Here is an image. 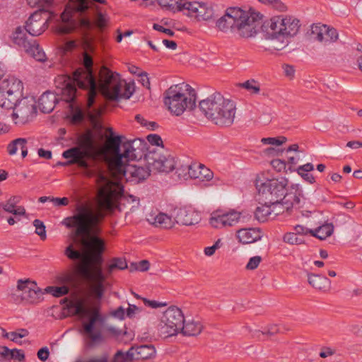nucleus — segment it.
Here are the masks:
<instances>
[{
	"label": "nucleus",
	"mask_w": 362,
	"mask_h": 362,
	"mask_svg": "<svg viewBox=\"0 0 362 362\" xmlns=\"http://www.w3.org/2000/svg\"><path fill=\"white\" fill-rule=\"evenodd\" d=\"M73 307L75 314L83 320V327L88 337L94 342L100 341L103 339L101 328L105 324V317L102 315L100 307L86 305L83 300L76 301Z\"/></svg>",
	"instance_id": "obj_7"
},
{
	"label": "nucleus",
	"mask_w": 362,
	"mask_h": 362,
	"mask_svg": "<svg viewBox=\"0 0 362 362\" xmlns=\"http://www.w3.org/2000/svg\"><path fill=\"white\" fill-rule=\"evenodd\" d=\"M50 202L56 206H67L69 203V199L66 197H53V199H50Z\"/></svg>",
	"instance_id": "obj_62"
},
{
	"label": "nucleus",
	"mask_w": 362,
	"mask_h": 362,
	"mask_svg": "<svg viewBox=\"0 0 362 362\" xmlns=\"http://www.w3.org/2000/svg\"><path fill=\"white\" fill-rule=\"evenodd\" d=\"M311 229H308L303 226L296 225L293 227V233L296 234L297 236L300 237V235H305L310 234V231Z\"/></svg>",
	"instance_id": "obj_61"
},
{
	"label": "nucleus",
	"mask_w": 362,
	"mask_h": 362,
	"mask_svg": "<svg viewBox=\"0 0 362 362\" xmlns=\"http://www.w3.org/2000/svg\"><path fill=\"white\" fill-rule=\"evenodd\" d=\"M140 311H141V309L139 307L136 306L135 305L129 304V307L125 312H126V315L128 317L132 318L134 317V315L136 313L140 312Z\"/></svg>",
	"instance_id": "obj_63"
},
{
	"label": "nucleus",
	"mask_w": 362,
	"mask_h": 362,
	"mask_svg": "<svg viewBox=\"0 0 362 362\" xmlns=\"http://www.w3.org/2000/svg\"><path fill=\"white\" fill-rule=\"evenodd\" d=\"M308 283L314 288L326 291L329 288L330 281L325 276L318 274H309Z\"/></svg>",
	"instance_id": "obj_36"
},
{
	"label": "nucleus",
	"mask_w": 362,
	"mask_h": 362,
	"mask_svg": "<svg viewBox=\"0 0 362 362\" xmlns=\"http://www.w3.org/2000/svg\"><path fill=\"white\" fill-rule=\"evenodd\" d=\"M37 358L42 362L46 361L49 356V351L47 346H44L38 350L37 353Z\"/></svg>",
	"instance_id": "obj_58"
},
{
	"label": "nucleus",
	"mask_w": 362,
	"mask_h": 362,
	"mask_svg": "<svg viewBox=\"0 0 362 362\" xmlns=\"http://www.w3.org/2000/svg\"><path fill=\"white\" fill-rule=\"evenodd\" d=\"M147 221L156 228L170 230L176 225L175 217L173 218L163 212H151L147 216Z\"/></svg>",
	"instance_id": "obj_29"
},
{
	"label": "nucleus",
	"mask_w": 362,
	"mask_h": 362,
	"mask_svg": "<svg viewBox=\"0 0 362 362\" xmlns=\"http://www.w3.org/2000/svg\"><path fill=\"white\" fill-rule=\"evenodd\" d=\"M122 148V153L112 156L108 159V169L121 168L122 164H126L129 160L141 158L146 150V143L137 139L124 143Z\"/></svg>",
	"instance_id": "obj_13"
},
{
	"label": "nucleus",
	"mask_w": 362,
	"mask_h": 362,
	"mask_svg": "<svg viewBox=\"0 0 362 362\" xmlns=\"http://www.w3.org/2000/svg\"><path fill=\"white\" fill-rule=\"evenodd\" d=\"M314 170V166L312 163H308L303 165L299 166L296 171L297 173L306 182L310 184H313L315 182V177L310 173Z\"/></svg>",
	"instance_id": "obj_41"
},
{
	"label": "nucleus",
	"mask_w": 362,
	"mask_h": 362,
	"mask_svg": "<svg viewBox=\"0 0 362 362\" xmlns=\"http://www.w3.org/2000/svg\"><path fill=\"white\" fill-rule=\"evenodd\" d=\"M103 218L88 205H78L73 216L63 219L62 223L72 229L73 243L65 250L66 257L72 260L80 259L76 272L82 282V289L90 298L97 301L105 296L112 287L107 281V274L115 269H125L127 263L124 258H113L105 274L102 268L101 254L105 250V242L95 234L99 232L98 225Z\"/></svg>",
	"instance_id": "obj_1"
},
{
	"label": "nucleus",
	"mask_w": 362,
	"mask_h": 362,
	"mask_svg": "<svg viewBox=\"0 0 362 362\" xmlns=\"http://www.w3.org/2000/svg\"><path fill=\"white\" fill-rule=\"evenodd\" d=\"M160 6L172 11H184L186 0H157Z\"/></svg>",
	"instance_id": "obj_43"
},
{
	"label": "nucleus",
	"mask_w": 362,
	"mask_h": 362,
	"mask_svg": "<svg viewBox=\"0 0 362 362\" xmlns=\"http://www.w3.org/2000/svg\"><path fill=\"white\" fill-rule=\"evenodd\" d=\"M77 28L89 30L93 25L99 29H103L108 23V17L102 13L100 8H95V13H88L87 12H77L76 14Z\"/></svg>",
	"instance_id": "obj_21"
},
{
	"label": "nucleus",
	"mask_w": 362,
	"mask_h": 362,
	"mask_svg": "<svg viewBox=\"0 0 362 362\" xmlns=\"http://www.w3.org/2000/svg\"><path fill=\"white\" fill-rule=\"evenodd\" d=\"M186 14L198 21H208L214 18V9L208 4L201 1H186L184 4Z\"/></svg>",
	"instance_id": "obj_23"
},
{
	"label": "nucleus",
	"mask_w": 362,
	"mask_h": 362,
	"mask_svg": "<svg viewBox=\"0 0 362 362\" xmlns=\"http://www.w3.org/2000/svg\"><path fill=\"white\" fill-rule=\"evenodd\" d=\"M17 290L23 300L30 304H37L42 300L43 293L35 282L30 280H19Z\"/></svg>",
	"instance_id": "obj_24"
},
{
	"label": "nucleus",
	"mask_w": 362,
	"mask_h": 362,
	"mask_svg": "<svg viewBox=\"0 0 362 362\" xmlns=\"http://www.w3.org/2000/svg\"><path fill=\"white\" fill-rule=\"evenodd\" d=\"M288 139L284 136L277 137H267L261 139V143L264 145L280 146L287 142Z\"/></svg>",
	"instance_id": "obj_46"
},
{
	"label": "nucleus",
	"mask_w": 362,
	"mask_h": 362,
	"mask_svg": "<svg viewBox=\"0 0 362 362\" xmlns=\"http://www.w3.org/2000/svg\"><path fill=\"white\" fill-rule=\"evenodd\" d=\"M300 27L299 20L291 16H276L268 23V28L270 30H276L292 38L298 34Z\"/></svg>",
	"instance_id": "obj_19"
},
{
	"label": "nucleus",
	"mask_w": 362,
	"mask_h": 362,
	"mask_svg": "<svg viewBox=\"0 0 362 362\" xmlns=\"http://www.w3.org/2000/svg\"><path fill=\"white\" fill-rule=\"evenodd\" d=\"M255 216L259 222H265L269 219H273L268 201H265L264 204H262L256 209Z\"/></svg>",
	"instance_id": "obj_39"
},
{
	"label": "nucleus",
	"mask_w": 362,
	"mask_h": 362,
	"mask_svg": "<svg viewBox=\"0 0 362 362\" xmlns=\"http://www.w3.org/2000/svg\"><path fill=\"white\" fill-rule=\"evenodd\" d=\"M49 14L45 9L33 13L25 23V30L33 36L41 35L47 28Z\"/></svg>",
	"instance_id": "obj_25"
},
{
	"label": "nucleus",
	"mask_w": 362,
	"mask_h": 362,
	"mask_svg": "<svg viewBox=\"0 0 362 362\" xmlns=\"http://www.w3.org/2000/svg\"><path fill=\"white\" fill-rule=\"evenodd\" d=\"M106 132H110V134L106 136L105 148L107 150L112 151L116 156L119 153V146L121 144V137L119 136H114L112 129L108 127Z\"/></svg>",
	"instance_id": "obj_37"
},
{
	"label": "nucleus",
	"mask_w": 362,
	"mask_h": 362,
	"mask_svg": "<svg viewBox=\"0 0 362 362\" xmlns=\"http://www.w3.org/2000/svg\"><path fill=\"white\" fill-rule=\"evenodd\" d=\"M242 218V212L233 209L228 210L216 209L212 211L209 218V224L216 230L232 228L238 224Z\"/></svg>",
	"instance_id": "obj_18"
},
{
	"label": "nucleus",
	"mask_w": 362,
	"mask_h": 362,
	"mask_svg": "<svg viewBox=\"0 0 362 362\" xmlns=\"http://www.w3.org/2000/svg\"><path fill=\"white\" fill-rule=\"evenodd\" d=\"M259 3L268 6H271L279 11L286 9L285 5L280 0H257Z\"/></svg>",
	"instance_id": "obj_53"
},
{
	"label": "nucleus",
	"mask_w": 362,
	"mask_h": 362,
	"mask_svg": "<svg viewBox=\"0 0 362 362\" xmlns=\"http://www.w3.org/2000/svg\"><path fill=\"white\" fill-rule=\"evenodd\" d=\"M45 291L54 297H61L68 293L69 288L66 286H48L45 288Z\"/></svg>",
	"instance_id": "obj_49"
},
{
	"label": "nucleus",
	"mask_w": 362,
	"mask_h": 362,
	"mask_svg": "<svg viewBox=\"0 0 362 362\" xmlns=\"http://www.w3.org/2000/svg\"><path fill=\"white\" fill-rule=\"evenodd\" d=\"M105 0H71L61 15L62 23L56 28V32L60 34H69L77 28L76 14L77 12L95 13L96 3H105Z\"/></svg>",
	"instance_id": "obj_8"
},
{
	"label": "nucleus",
	"mask_w": 362,
	"mask_h": 362,
	"mask_svg": "<svg viewBox=\"0 0 362 362\" xmlns=\"http://www.w3.org/2000/svg\"><path fill=\"white\" fill-rule=\"evenodd\" d=\"M184 314L175 305L169 306L160 315L156 329L159 335L164 338L176 336L183 325Z\"/></svg>",
	"instance_id": "obj_11"
},
{
	"label": "nucleus",
	"mask_w": 362,
	"mask_h": 362,
	"mask_svg": "<svg viewBox=\"0 0 362 362\" xmlns=\"http://www.w3.org/2000/svg\"><path fill=\"white\" fill-rule=\"evenodd\" d=\"M37 101L34 97L19 98L11 107V119L16 125H25L32 122L37 115Z\"/></svg>",
	"instance_id": "obj_14"
},
{
	"label": "nucleus",
	"mask_w": 362,
	"mask_h": 362,
	"mask_svg": "<svg viewBox=\"0 0 362 362\" xmlns=\"http://www.w3.org/2000/svg\"><path fill=\"white\" fill-rule=\"evenodd\" d=\"M57 100V98L55 94L46 92L40 96L38 105L42 112L49 113L54 110Z\"/></svg>",
	"instance_id": "obj_35"
},
{
	"label": "nucleus",
	"mask_w": 362,
	"mask_h": 362,
	"mask_svg": "<svg viewBox=\"0 0 362 362\" xmlns=\"http://www.w3.org/2000/svg\"><path fill=\"white\" fill-rule=\"evenodd\" d=\"M253 337L260 339L262 336L267 337H273L277 334L282 333L280 325L278 324L270 323L261 327L251 331Z\"/></svg>",
	"instance_id": "obj_34"
},
{
	"label": "nucleus",
	"mask_w": 362,
	"mask_h": 362,
	"mask_svg": "<svg viewBox=\"0 0 362 362\" xmlns=\"http://www.w3.org/2000/svg\"><path fill=\"white\" fill-rule=\"evenodd\" d=\"M271 164L277 172H281L286 169V163L282 160L274 159L271 162Z\"/></svg>",
	"instance_id": "obj_60"
},
{
	"label": "nucleus",
	"mask_w": 362,
	"mask_h": 362,
	"mask_svg": "<svg viewBox=\"0 0 362 362\" xmlns=\"http://www.w3.org/2000/svg\"><path fill=\"white\" fill-rule=\"evenodd\" d=\"M9 357L18 361H23L25 358V354L22 350L11 349Z\"/></svg>",
	"instance_id": "obj_59"
},
{
	"label": "nucleus",
	"mask_w": 362,
	"mask_h": 362,
	"mask_svg": "<svg viewBox=\"0 0 362 362\" xmlns=\"http://www.w3.org/2000/svg\"><path fill=\"white\" fill-rule=\"evenodd\" d=\"M156 349L151 345H143L135 349L134 355L138 359L147 360L152 358L156 355Z\"/></svg>",
	"instance_id": "obj_40"
},
{
	"label": "nucleus",
	"mask_w": 362,
	"mask_h": 362,
	"mask_svg": "<svg viewBox=\"0 0 362 362\" xmlns=\"http://www.w3.org/2000/svg\"><path fill=\"white\" fill-rule=\"evenodd\" d=\"M23 83L16 77H8L0 81V107L11 109L23 93Z\"/></svg>",
	"instance_id": "obj_16"
},
{
	"label": "nucleus",
	"mask_w": 362,
	"mask_h": 362,
	"mask_svg": "<svg viewBox=\"0 0 362 362\" xmlns=\"http://www.w3.org/2000/svg\"><path fill=\"white\" fill-rule=\"evenodd\" d=\"M308 35L311 40L323 46H329L339 39V34L335 28L322 23L313 24Z\"/></svg>",
	"instance_id": "obj_20"
},
{
	"label": "nucleus",
	"mask_w": 362,
	"mask_h": 362,
	"mask_svg": "<svg viewBox=\"0 0 362 362\" xmlns=\"http://www.w3.org/2000/svg\"><path fill=\"white\" fill-rule=\"evenodd\" d=\"M282 240L284 243L290 245H298L304 243L303 238L297 236L293 231L284 233L282 237Z\"/></svg>",
	"instance_id": "obj_45"
},
{
	"label": "nucleus",
	"mask_w": 362,
	"mask_h": 362,
	"mask_svg": "<svg viewBox=\"0 0 362 362\" xmlns=\"http://www.w3.org/2000/svg\"><path fill=\"white\" fill-rule=\"evenodd\" d=\"M142 300L146 305H148L152 308H162V307H165L168 305V303L166 302H159V301H156V300H148L147 298H143Z\"/></svg>",
	"instance_id": "obj_56"
},
{
	"label": "nucleus",
	"mask_w": 362,
	"mask_h": 362,
	"mask_svg": "<svg viewBox=\"0 0 362 362\" xmlns=\"http://www.w3.org/2000/svg\"><path fill=\"white\" fill-rule=\"evenodd\" d=\"M99 90L110 100L129 99L135 90L134 82L127 83L119 74L102 67L99 72Z\"/></svg>",
	"instance_id": "obj_5"
},
{
	"label": "nucleus",
	"mask_w": 362,
	"mask_h": 362,
	"mask_svg": "<svg viewBox=\"0 0 362 362\" xmlns=\"http://www.w3.org/2000/svg\"><path fill=\"white\" fill-rule=\"evenodd\" d=\"M25 51L37 61L43 62L46 59L45 52L35 40L30 45V47H28Z\"/></svg>",
	"instance_id": "obj_42"
},
{
	"label": "nucleus",
	"mask_w": 362,
	"mask_h": 362,
	"mask_svg": "<svg viewBox=\"0 0 362 362\" xmlns=\"http://www.w3.org/2000/svg\"><path fill=\"white\" fill-rule=\"evenodd\" d=\"M204 326L200 320L194 317L185 319L184 317L183 325L181 326L180 333L185 336L195 337L201 334Z\"/></svg>",
	"instance_id": "obj_30"
},
{
	"label": "nucleus",
	"mask_w": 362,
	"mask_h": 362,
	"mask_svg": "<svg viewBox=\"0 0 362 362\" xmlns=\"http://www.w3.org/2000/svg\"><path fill=\"white\" fill-rule=\"evenodd\" d=\"M115 180H110L100 173L96 182L98 187L97 204L101 211H111L116 208L119 199L122 197L123 187L118 180L125 177L128 181L139 182L149 177L150 169L136 165L122 164L121 168L109 169Z\"/></svg>",
	"instance_id": "obj_2"
},
{
	"label": "nucleus",
	"mask_w": 362,
	"mask_h": 362,
	"mask_svg": "<svg viewBox=\"0 0 362 362\" xmlns=\"http://www.w3.org/2000/svg\"><path fill=\"white\" fill-rule=\"evenodd\" d=\"M28 4L32 7H43L49 6L51 4L49 0H27Z\"/></svg>",
	"instance_id": "obj_57"
},
{
	"label": "nucleus",
	"mask_w": 362,
	"mask_h": 362,
	"mask_svg": "<svg viewBox=\"0 0 362 362\" xmlns=\"http://www.w3.org/2000/svg\"><path fill=\"white\" fill-rule=\"evenodd\" d=\"M176 224L184 226H194L202 220L199 211L192 206H184L177 209L175 214Z\"/></svg>",
	"instance_id": "obj_26"
},
{
	"label": "nucleus",
	"mask_w": 362,
	"mask_h": 362,
	"mask_svg": "<svg viewBox=\"0 0 362 362\" xmlns=\"http://www.w3.org/2000/svg\"><path fill=\"white\" fill-rule=\"evenodd\" d=\"M61 96L62 99L67 103L72 102L76 93V85L83 89L89 88L87 107L90 108L96 95V83L93 75L89 71H76L74 78L64 76L62 78Z\"/></svg>",
	"instance_id": "obj_6"
},
{
	"label": "nucleus",
	"mask_w": 362,
	"mask_h": 362,
	"mask_svg": "<svg viewBox=\"0 0 362 362\" xmlns=\"http://www.w3.org/2000/svg\"><path fill=\"white\" fill-rule=\"evenodd\" d=\"M150 264L148 260H141L136 264V269L140 272H146L149 269Z\"/></svg>",
	"instance_id": "obj_64"
},
{
	"label": "nucleus",
	"mask_w": 362,
	"mask_h": 362,
	"mask_svg": "<svg viewBox=\"0 0 362 362\" xmlns=\"http://www.w3.org/2000/svg\"><path fill=\"white\" fill-rule=\"evenodd\" d=\"M188 175L194 179L201 181H209L214 177L213 172L200 163H193L188 166Z\"/></svg>",
	"instance_id": "obj_31"
},
{
	"label": "nucleus",
	"mask_w": 362,
	"mask_h": 362,
	"mask_svg": "<svg viewBox=\"0 0 362 362\" xmlns=\"http://www.w3.org/2000/svg\"><path fill=\"white\" fill-rule=\"evenodd\" d=\"M98 155V151L89 133L85 134L79 138L78 146L71 148L62 153V156L68 160V164H77L83 168L90 167L86 158L95 159Z\"/></svg>",
	"instance_id": "obj_9"
},
{
	"label": "nucleus",
	"mask_w": 362,
	"mask_h": 362,
	"mask_svg": "<svg viewBox=\"0 0 362 362\" xmlns=\"http://www.w3.org/2000/svg\"><path fill=\"white\" fill-rule=\"evenodd\" d=\"M146 139L152 145L163 146V140L158 134H149L147 136Z\"/></svg>",
	"instance_id": "obj_55"
},
{
	"label": "nucleus",
	"mask_w": 362,
	"mask_h": 362,
	"mask_svg": "<svg viewBox=\"0 0 362 362\" xmlns=\"http://www.w3.org/2000/svg\"><path fill=\"white\" fill-rule=\"evenodd\" d=\"M4 210L6 212L13 214L16 216H24L25 215V209L23 206H20L16 209V205L10 202V199H8L6 203L1 205Z\"/></svg>",
	"instance_id": "obj_44"
},
{
	"label": "nucleus",
	"mask_w": 362,
	"mask_h": 362,
	"mask_svg": "<svg viewBox=\"0 0 362 362\" xmlns=\"http://www.w3.org/2000/svg\"><path fill=\"white\" fill-rule=\"evenodd\" d=\"M197 95L190 85L181 83L171 86L164 93L163 102L169 112L175 116H181L196 107Z\"/></svg>",
	"instance_id": "obj_4"
},
{
	"label": "nucleus",
	"mask_w": 362,
	"mask_h": 362,
	"mask_svg": "<svg viewBox=\"0 0 362 362\" xmlns=\"http://www.w3.org/2000/svg\"><path fill=\"white\" fill-rule=\"evenodd\" d=\"M262 18V15L259 12L240 8L235 35L244 40L255 37L259 31Z\"/></svg>",
	"instance_id": "obj_12"
},
{
	"label": "nucleus",
	"mask_w": 362,
	"mask_h": 362,
	"mask_svg": "<svg viewBox=\"0 0 362 362\" xmlns=\"http://www.w3.org/2000/svg\"><path fill=\"white\" fill-rule=\"evenodd\" d=\"M305 199L302 187L299 184L292 185L291 192L285 199L277 202H268L269 204L272 218L284 213L289 212L294 206L300 204Z\"/></svg>",
	"instance_id": "obj_17"
},
{
	"label": "nucleus",
	"mask_w": 362,
	"mask_h": 362,
	"mask_svg": "<svg viewBox=\"0 0 362 362\" xmlns=\"http://www.w3.org/2000/svg\"><path fill=\"white\" fill-rule=\"evenodd\" d=\"M264 233L258 227L241 228L235 231V238L240 245H246L260 241Z\"/></svg>",
	"instance_id": "obj_27"
},
{
	"label": "nucleus",
	"mask_w": 362,
	"mask_h": 362,
	"mask_svg": "<svg viewBox=\"0 0 362 362\" xmlns=\"http://www.w3.org/2000/svg\"><path fill=\"white\" fill-rule=\"evenodd\" d=\"M134 356V352L132 348L130 350L124 353L121 351H118L114 357V362H129L132 361Z\"/></svg>",
	"instance_id": "obj_48"
},
{
	"label": "nucleus",
	"mask_w": 362,
	"mask_h": 362,
	"mask_svg": "<svg viewBox=\"0 0 362 362\" xmlns=\"http://www.w3.org/2000/svg\"><path fill=\"white\" fill-rule=\"evenodd\" d=\"M334 232V226L332 223H326L318 228L310 231V234L320 240H325L332 235Z\"/></svg>",
	"instance_id": "obj_38"
},
{
	"label": "nucleus",
	"mask_w": 362,
	"mask_h": 362,
	"mask_svg": "<svg viewBox=\"0 0 362 362\" xmlns=\"http://www.w3.org/2000/svg\"><path fill=\"white\" fill-rule=\"evenodd\" d=\"M293 38L276 30L268 28L267 40L269 49L272 51L279 52L285 49L290 45Z\"/></svg>",
	"instance_id": "obj_28"
},
{
	"label": "nucleus",
	"mask_w": 362,
	"mask_h": 362,
	"mask_svg": "<svg viewBox=\"0 0 362 362\" xmlns=\"http://www.w3.org/2000/svg\"><path fill=\"white\" fill-rule=\"evenodd\" d=\"M337 353V349L330 346H323L319 351V356L322 358L332 357Z\"/></svg>",
	"instance_id": "obj_51"
},
{
	"label": "nucleus",
	"mask_w": 362,
	"mask_h": 362,
	"mask_svg": "<svg viewBox=\"0 0 362 362\" xmlns=\"http://www.w3.org/2000/svg\"><path fill=\"white\" fill-rule=\"evenodd\" d=\"M135 119L139 122L142 127H146L150 130H154L157 127V124L154 122H148L147 121L144 116L141 115H137L135 116Z\"/></svg>",
	"instance_id": "obj_52"
},
{
	"label": "nucleus",
	"mask_w": 362,
	"mask_h": 362,
	"mask_svg": "<svg viewBox=\"0 0 362 362\" xmlns=\"http://www.w3.org/2000/svg\"><path fill=\"white\" fill-rule=\"evenodd\" d=\"M288 180L284 177L268 179L263 175H258L255 180L256 189L259 194L268 202H277L288 197Z\"/></svg>",
	"instance_id": "obj_10"
},
{
	"label": "nucleus",
	"mask_w": 362,
	"mask_h": 362,
	"mask_svg": "<svg viewBox=\"0 0 362 362\" xmlns=\"http://www.w3.org/2000/svg\"><path fill=\"white\" fill-rule=\"evenodd\" d=\"M198 108L208 120L221 127H229L234 122L237 110L235 103L220 93L199 101Z\"/></svg>",
	"instance_id": "obj_3"
},
{
	"label": "nucleus",
	"mask_w": 362,
	"mask_h": 362,
	"mask_svg": "<svg viewBox=\"0 0 362 362\" xmlns=\"http://www.w3.org/2000/svg\"><path fill=\"white\" fill-rule=\"evenodd\" d=\"M262 262L261 256L256 255L251 258H250L247 264H246L245 268L247 270H254L258 267L260 262Z\"/></svg>",
	"instance_id": "obj_54"
},
{
	"label": "nucleus",
	"mask_w": 362,
	"mask_h": 362,
	"mask_svg": "<svg viewBox=\"0 0 362 362\" xmlns=\"http://www.w3.org/2000/svg\"><path fill=\"white\" fill-rule=\"evenodd\" d=\"M11 38L13 44L24 50L27 49L28 47H30V45L33 41L28 38L26 32L21 27L16 28L12 33Z\"/></svg>",
	"instance_id": "obj_33"
},
{
	"label": "nucleus",
	"mask_w": 362,
	"mask_h": 362,
	"mask_svg": "<svg viewBox=\"0 0 362 362\" xmlns=\"http://www.w3.org/2000/svg\"><path fill=\"white\" fill-rule=\"evenodd\" d=\"M147 166L151 172L168 173L176 165L175 158L162 147L160 149L150 150L145 156Z\"/></svg>",
	"instance_id": "obj_15"
},
{
	"label": "nucleus",
	"mask_w": 362,
	"mask_h": 362,
	"mask_svg": "<svg viewBox=\"0 0 362 362\" xmlns=\"http://www.w3.org/2000/svg\"><path fill=\"white\" fill-rule=\"evenodd\" d=\"M33 226L35 228V233L40 236L41 240H45L47 238V233L44 223L39 219H35L33 221Z\"/></svg>",
	"instance_id": "obj_50"
},
{
	"label": "nucleus",
	"mask_w": 362,
	"mask_h": 362,
	"mask_svg": "<svg viewBox=\"0 0 362 362\" xmlns=\"http://www.w3.org/2000/svg\"><path fill=\"white\" fill-rule=\"evenodd\" d=\"M240 86L246 89L251 94H258L260 91L259 83L254 79L247 80L244 83H240Z\"/></svg>",
	"instance_id": "obj_47"
},
{
	"label": "nucleus",
	"mask_w": 362,
	"mask_h": 362,
	"mask_svg": "<svg viewBox=\"0 0 362 362\" xmlns=\"http://www.w3.org/2000/svg\"><path fill=\"white\" fill-rule=\"evenodd\" d=\"M28 140L25 138H18L11 141L7 146V152L10 156L17 154L21 151L23 158H25L28 153L27 146Z\"/></svg>",
	"instance_id": "obj_32"
},
{
	"label": "nucleus",
	"mask_w": 362,
	"mask_h": 362,
	"mask_svg": "<svg viewBox=\"0 0 362 362\" xmlns=\"http://www.w3.org/2000/svg\"><path fill=\"white\" fill-rule=\"evenodd\" d=\"M240 8H228L224 14L218 18L215 23L216 29L223 33L235 34L238 21Z\"/></svg>",
	"instance_id": "obj_22"
}]
</instances>
